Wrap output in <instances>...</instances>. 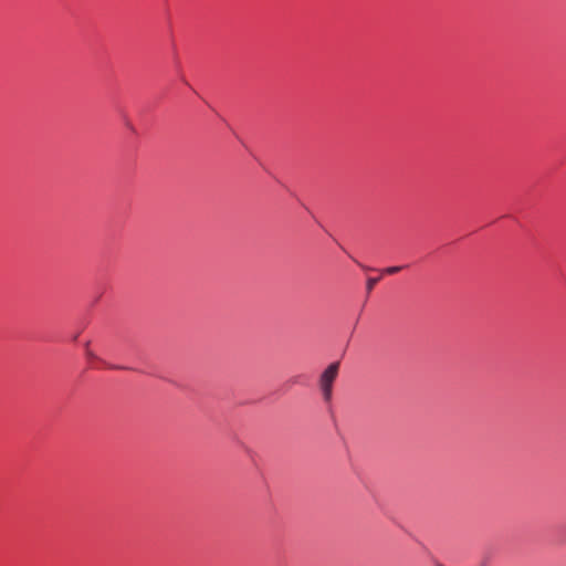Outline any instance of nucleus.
<instances>
[{
    "instance_id": "nucleus-1",
    "label": "nucleus",
    "mask_w": 566,
    "mask_h": 566,
    "mask_svg": "<svg viewBox=\"0 0 566 566\" xmlns=\"http://www.w3.org/2000/svg\"><path fill=\"white\" fill-rule=\"evenodd\" d=\"M339 367V361H334L329 364L318 377L317 385L325 403H331L333 400V386L338 377Z\"/></svg>"
},
{
    "instance_id": "nucleus-2",
    "label": "nucleus",
    "mask_w": 566,
    "mask_h": 566,
    "mask_svg": "<svg viewBox=\"0 0 566 566\" xmlns=\"http://www.w3.org/2000/svg\"><path fill=\"white\" fill-rule=\"evenodd\" d=\"M380 277H369L366 283V289L370 292L375 285L379 282Z\"/></svg>"
},
{
    "instance_id": "nucleus-3",
    "label": "nucleus",
    "mask_w": 566,
    "mask_h": 566,
    "mask_svg": "<svg viewBox=\"0 0 566 566\" xmlns=\"http://www.w3.org/2000/svg\"><path fill=\"white\" fill-rule=\"evenodd\" d=\"M403 266H389L384 269L381 272L385 274H396L402 270Z\"/></svg>"
},
{
    "instance_id": "nucleus-4",
    "label": "nucleus",
    "mask_w": 566,
    "mask_h": 566,
    "mask_svg": "<svg viewBox=\"0 0 566 566\" xmlns=\"http://www.w3.org/2000/svg\"><path fill=\"white\" fill-rule=\"evenodd\" d=\"M87 356H88L90 358H95V355H94L92 352H87Z\"/></svg>"
},
{
    "instance_id": "nucleus-5",
    "label": "nucleus",
    "mask_w": 566,
    "mask_h": 566,
    "mask_svg": "<svg viewBox=\"0 0 566 566\" xmlns=\"http://www.w3.org/2000/svg\"><path fill=\"white\" fill-rule=\"evenodd\" d=\"M363 268V270H370L369 268H366L364 265H360Z\"/></svg>"
},
{
    "instance_id": "nucleus-6",
    "label": "nucleus",
    "mask_w": 566,
    "mask_h": 566,
    "mask_svg": "<svg viewBox=\"0 0 566 566\" xmlns=\"http://www.w3.org/2000/svg\"><path fill=\"white\" fill-rule=\"evenodd\" d=\"M439 566H443V565H439Z\"/></svg>"
}]
</instances>
